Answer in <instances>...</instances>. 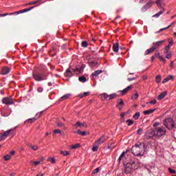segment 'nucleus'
Returning <instances> with one entry per match:
<instances>
[{
	"label": "nucleus",
	"instance_id": "nucleus-61",
	"mask_svg": "<svg viewBox=\"0 0 176 176\" xmlns=\"http://www.w3.org/2000/svg\"><path fill=\"white\" fill-rule=\"evenodd\" d=\"M97 63H96V62L94 61H92L91 63H90V65L91 67H96Z\"/></svg>",
	"mask_w": 176,
	"mask_h": 176
},
{
	"label": "nucleus",
	"instance_id": "nucleus-4",
	"mask_svg": "<svg viewBox=\"0 0 176 176\" xmlns=\"http://www.w3.org/2000/svg\"><path fill=\"white\" fill-rule=\"evenodd\" d=\"M134 164H135V162L134 161L126 162L125 165V174H131V173L133 171Z\"/></svg>",
	"mask_w": 176,
	"mask_h": 176
},
{
	"label": "nucleus",
	"instance_id": "nucleus-51",
	"mask_svg": "<svg viewBox=\"0 0 176 176\" xmlns=\"http://www.w3.org/2000/svg\"><path fill=\"white\" fill-rule=\"evenodd\" d=\"M79 146H80V144H74V145L72 146L71 148H72V149H77V148H79Z\"/></svg>",
	"mask_w": 176,
	"mask_h": 176
},
{
	"label": "nucleus",
	"instance_id": "nucleus-9",
	"mask_svg": "<svg viewBox=\"0 0 176 176\" xmlns=\"http://www.w3.org/2000/svg\"><path fill=\"white\" fill-rule=\"evenodd\" d=\"M155 3L151 0L150 1L147 2L142 8V12H146L149 8H151V6H153V4Z\"/></svg>",
	"mask_w": 176,
	"mask_h": 176
},
{
	"label": "nucleus",
	"instance_id": "nucleus-21",
	"mask_svg": "<svg viewBox=\"0 0 176 176\" xmlns=\"http://www.w3.org/2000/svg\"><path fill=\"white\" fill-rule=\"evenodd\" d=\"M155 50H156L153 47L146 50V53H145L146 56H148V54H151V53H153V52H155Z\"/></svg>",
	"mask_w": 176,
	"mask_h": 176
},
{
	"label": "nucleus",
	"instance_id": "nucleus-30",
	"mask_svg": "<svg viewBox=\"0 0 176 176\" xmlns=\"http://www.w3.org/2000/svg\"><path fill=\"white\" fill-rule=\"evenodd\" d=\"M28 146H29V148H32L33 151H38V149H39V147H38V146H34L31 144H28Z\"/></svg>",
	"mask_w": 176,
	"mask_h": 176
},
{
	"label": "nucleus",
	"instance_id": "nucleus-60",
	"mask_svg": "<svg viewBox=\"0 0 176 176\" xmlns=\"http://www.w3.org/2000/svg\"><path fill=\"white\" fill-rule=\"evenodd\" d=\"M156 102H157V101L156 100H154L150 101L149 104H153V105H155V104H156Z\"/></svg>",
	"mask_w": 176,
	"mask_h": 176
},
{
	"label": "nucleus",
	"instance_id": "nucleus-39",
	"mask_svg": "<svg viewBox=\"0 0 176 176\" xmlns=\"http://www.w3.org/2000/svg\"><path fill=\"white\" fill-rule=\"evenodd\" d=\"M47 162H51V163L54 164V163H56V159L54 157H48Z\"/></svg>",
	"mask_w": 176,
	"mask_h": 176
},
{
	"label": "nucleus",
	"instance_id": "nucleus-8",
	"mask_svg": "<svg viewBox=\"0 0 176 176\" xmlns=\"http://www.w3.org/2000/svg\"><path fill=\"white\" fill-rule=\"evenodd\" d=\"M2 102L3 104H6V105H12V104H14L13 99L9 97H6L3 98Z\"/></svg>",
	"mask_w": 176,
	"mask_h": 176
},
{
	"label": "nucleus",
	"instance_id": "nucleus-50",
	"mask_svg": "<svg viewBox=\"0 0 176 176\" xmlns=\"http://www.w3.org/2000/svg\"><path fill=\"white\" fill-rule=\"evenodd\" d=\"M6 137L3 133H0V141H3V140H6Z\"/></svg>",
	"mask_w": 176,
	"mask_h": 176
},
{
	"label": "nucleus",
	"instance_id": "nucleus-19",
	"mask_svg": "<svg viewBox=\"0 0 176 176\" xmlns=\"http://www.w3.org/2000/svg\"><path fill=\"white\" fill-rule=\"evenodd\" d=\"M155 3H156L157 8L163 10V7L162 6V5H163V0H157L155 1Z\"/></svg>",
	"mask_w": 176,
	"mask_h": 176
},
{
	"label": "nucleus",
	"instance_id": "nucleus-47",
	"mask_svg": "<svg viewBox=\"0 0 176 176\" xmlns=\"http://www.w3.org/2000/svg\"><path fill=\"white\" fill-rule=\"evenodd\" d=\"M74 126L76 129H78V127H82V123L80 122H77Z\"/></svg>",
	"mask_w": 176,
	"mask_h": 176
},
{
	"label": "nucleus",
	"instance_id": "nucleus-37",
	"mask_svg": "<svg viewBox=\"0 0 176 176\" xmlns=\"http://www.w3.org/2000/svg\"><path fill=\"white\" fill-rule=\"evenodd\" d=\"M140 112L135 113L133 115V119H135V120H138V119L140 118Z\"/></svg>",
	"mask_w": 176,
	"mask_h": 176
},
{
	"label": "nucleus",
	"instance_id": "nucleus-25",
	"mask_svg": "<svg viewBox=\"0 0 176 176\" xmlns=\"http://www.w3.org/2000/svg\"><path fill=\"white\" fill-rule=\"evenodd\" d=\"M174 77L173 76H168V77L165 78L163 81L162 83H167V82H168V80L173 79Z\"/></svg>",
	"mask_w": 176,
	"mask_h": 176
},
{
	"label": "nucleus",
	"instance_id": "nucleus-29",
	"mask_svg": "<svg viewBox=\"0 0 176 176\" xmlns=\"http://www.w3.org/2000/svg\"><path fill=\"white\" fill-rule=\"evenodd\" d=\"M164 8L162 9V10L160 11L158 13L155 14L153 15V17H160V16H161V14H163V13L164 12Z\"/></svg>",
	"mask_w": 176,
	"mask_h": 176
},
{
	"label": "nucleus",
	"instance_id": "nucleus-22",
	"mask_svg": "<svg viewBox=\"0 0 176 176\" xmlns=\"http://www.w3.org/2000/svg\"><path fill=\"white\" fill-rule=\"evenodd\" d=\"M156 111V109H148V110H146L143 112V113L144 115H151V113H153L154 111Z\"/></svg>",
	"mask_w": 176,
	"mask_h": 176
},
{
	"label": "nucleus",
	"instance_id": "nucleus-1",
	"mask_svg": "<svg viewBox=\"0 0 176 176\" xmlns=\"http://www.w3.org/2000/svg\"><path fill=\"white\" fill-rule=\"evenodd\" d=\"M131 152L134 156H144L145 153V144L144 143H136L131 148Z\"/></svg>",
	"mask_w": 176,
	"mask_h": 176
},
{
	"label": "nucleus",
	"instance_id": "nucleus-20",
	"mask_svg": "<svg viewBox=\"0 0 176 176\" xmlns=\"http://www.w3.org/2000/svg\"><path fill=\"white\" fill-rule=\"evenodd\" d=\"M73 74L72 72H71V70L69 69H67L65 73V76H67L68 78H71L72 76H73Z\"/></svg>",
	"mask_w": 176,
	"mask_h": 176
},
{
	"label": "nucleus",
	"instance_id": "nucleus-58",
	"mask_svg": "<svg viewBox=\"0 0 176 176\" xmlns=\"http://www.w3.org/2000/svg\"><path fill=\"white\" fill-rule=\"evenodd\" d=\"M166 58H168V60L169 58H171V53L166 54Z\"/></svg>",
	"mask_w": 176,
	"mask_h": 176
},
{
	"label": "nucleus",
	"instance_id": "nucleus-59",
	"mask_svg": "<svg viewBox=\"0 0 176 176\" xmlns=\"http://www.w3.org/2000/svg\"><path fill=\"white\" fill-rule=\"evenodd\" d=\"M37 91H38V93H42V91H43V88H42V87H38V88L37 89Z\"/></svg>",
	"mask_w": 176,
	"mask_h": 176
},
{
	"label": "nucleus",
	"instance_id": "nucleus-3",
	"mask_svg": "<svg viewBox=\"0 0 176 176\" xmlns=\"http://www.w3.org/2000/svg\"><path fill=\"white\" fill-rule=\"evenodd\" d=\"M164 126L168 129V130H171V129H174L175 127V124L174 123V120L171 118H166L164 121Z\"/></svg>",
	"mask_w": 176,
	"mask_h": 176
},
{
	"label": "nucleus",
	"instance_id": "nucleus-34",
	"mask_svg": "<svg viewBox=\"0 0 176 176\" xmlns=\"http://www.w3.org/2000/svg\"><path fill=\"white\" fill-rule=\"evenodd\" d=\"M170 48H171V47H170V46H168V45L165 46V48H164V50H165V52H164L165 54L171 53V52H170Z\"/></svg>",
	"mask_w": 176,
	"mask_h": 176
},
{
	"label": "nucleus",
	"instance_id": "nucleus-24",
	"mask_svg": "<svg viewBox=\"0 0 176 176\" xmlns=\"http://www.w3.org/2000/svg\"><path fill=\"white\" fill-rule=\"evenodd\" d=\"M41 0H37L35 1H32L28 3L25 4V6H31V5H36V3H39V2H41Z\"/></svg>",
	"mask_w": 176,
	"mask_h": 176
},
{
	"label": "nucleus",
	"instance_id": "nucleus-49",
	"mask_svg": "<svg viewBox=\"0 0 176 176\" xmlns=\"http://www.w3.org/2000/svg\"><path fill=\"white\" fill-rule=\"evenodd\" d=\"M126 123H128V126H131L134 124V121L133 120H127Z\"/></svg>",
	"mask_w": 176,
	"mask_h": 176
},
{
	"label": "nucleus",
	"instance_id": "nucleus-12",
	"mask_svg": "<svg viewBox=\"0 0 176 176\" xmlns=\"http://www.w3.org/2000/svg\"><path fill=\"white\" fill-rule=\"evenodd\" d=\"M105 142V138L104 136H102L99 140H96L95 142V145H101V144H104Z\"/></svg>",
	"mask_w": 176,
	"mask_h": 176
},
{
	"label": "nucleus",
	"instance_id": "nucleus-55",
	"mask_svg": "<svg viewBox=\"0 0 176 176\" xmlns=\"http://www.w3.org/2000/svg\"><path fill=\"white\" fill-rule=\"evenodd\" d=\"M159 58L160 61H162L163 63H166V58H163V56H159Z\"/></svg>",
	"mask_w": 176,
	"mask_h": 176
},
{
	"label": "nucleus",
	"instance_id": "nucleus-33",
	"mask_svg": "<svg viewBox=\"0 0 176 176\" xmlns=\"http://www.w3.org/2000/svg\"><path fill=\"white\" fill-rule=\"evenodd\" d=\"M78 80L80 82H81L82 83H85V82H86L87 79H86V77H85V76H82L78 78Z\"/></svg>",
	"mask_w": 176,
	"mask_h": 176
},
{
	"label": "nucleus",
	"instance_id": "nucleus-32",
	"mask_svg": "<svg viewBox=\"0 0 176 176\" xmlns=\"http://www.w3.org/2000/svg\"><path fill=\"white\" fill-rule=\"evenodd\" d=\"M102 98H104L103 100H106L107 101H109V95L107 94H102Z\"/></svg>",
	"mask_w": 176,
	"mask_h": 176
},
{
	"label": "nucleus",
	"instance_id": "nucleus-48",
	"mask_svg": "<svg viewBox=\"0 0 176 176\" xmlns=\"http://www.w3.org/2000/svg\"><path fill=\"white\" fill-rule=\"evenodd\" d=\"M61 155L63 156H68L69 155V151H60Z\"/></svg>",
	"mask_w": 176,
	"mask_h": 176
},
{
	"label": "nucleus",
	"instance_id": "nucleus-26",
	"mask_svg": "<svg viewBox=\"0 0 176 176\" xmlns=\"http://www.w3.org/2000/svg\"><path fill=\"white\" fill-rule=\"evenodd\" d=\"M139 94H138V92H135V94H133L131 98V100H133V101L135 100H138V97H139Z\"/></svg>",
	"mask_w": 176,
	"mask_h": 176
},
{
	"label": "nucleus",
	"instance_id": "nucleus-43",
	"mask_svg": "<svg viewBox=\"0 0 176 176\" xmlns=\"http://www.w3.org/2000/svg\"><path fill=\"white\" fill-rule=\"evenodd\" d=\"M54 134H60L63 135V132L60 129H55L54 130Z\"/></svg>",
	"mask_w": 176,
	"mask_h": 176
},
{
	"label": "nucleus",
	"instance_id": "nucleus-23",
	"mask_svg": "<svg viewBox=\"0 0 176 176\" xmlns=\"http://www.w3.org/2000/svg\"><path fill=\"white\" fill-rule=\"evenodd\" d=\"M71 97V94H67L65 96H62L59 101H63V100H68V98Z\"/></svg>",
	"mask_w": 176,
	"mask_h": 176
},
{
	"label": "nucleus",
	"instance_id": "nucleus-2",
	"mask_svg": "<svg viewBox=\"0 0 176 176\" xmlns=\"http://www.w3.org/2000/svg\"><path fill=\"white\" fill-rule=\"evenodd\" d=\"M35 6L30 7L29 8H25L22 10L16 11L12 13H5V14H0V17H5V16H12V14H20L21 13H25L26 12H30V10H32Z\"/></svg>",
	"mask_w": 176,
	"mask_h": 176
},
{
	"label": "nucleus",
	"instance_id": "nucleus-53",
	"mask_svg": "<svg viewBox=\"0 0 176 176\" xmlns=\"http://www.w3.org/2000/svg\"><path fill=\"white\" fill-rule=\"evenodd\" d=\"M168 171L170 174H175V170L172 169L171 168H168Z\"/></svg>",
	"mask_w": 176,
	"mask_h": 176
},
{
	"label": "nucleus",
	"instance_id": "nucleus-44",
	"mask_svg": "<svg viewBox=\"0 0 176 176\" xmlns=\"http://www.w3.org/2000/svg\"><path fill=\"white\" fill-rule=\"evenodd\" d=\"M37 118H30L28 120V123H34L37 120Z\"/></svg>",
	"mask_w": 176,
	"mask_h": 176
},
{
	"label": "nucleus",
	"instance_id": "nucleus-17",
	"mask_svg": "<svg viewBox=\"0 0 176 176\" xmlns=\"http://www.w3.org/2000/svg\"><path fill=\"white\" fill-rule=\"evenodd\" d=\"M14 130H16V127L14 129H8V131H5L3 133L4 135V137H6V138H8V137L9 136V134H10V132L14 131Z\"/></svg>",
	"mask_w": 176,
	"mask_h": 176
},
{
	"label": "nucleus",
	"instance_id": "nucleus-64",
	"mask_svg": "<svg viewBox=\"0 0 176 176\" xmlns=\"http://www.w3.org/2000/svg\"><path fill=\"white\" fill-rule=\"evenodd\" d=\"M159 122H155L154 124H153V127H157V126H159Z\"/></svg>",
	"mask_w": 176,
	"mask_h": 176
},
{
	"label": "nucleus",
	"instance_id": "nucleus-7",
	"mask_svg": "<svg viewBox=\"0 0 176 176\" xmlns=\"http://www.w3.org/2000/svg\"><path fill=\"white\" fill-rule=\"evenodd\" d=\"M33 78L35 80H37L38 82H39L41 80H45L43 74H42L38 72H33Z\"/></svg>",
	"mask_w": 176,
	"mask_h": 176
},
{
	"label": "nucleus",
	"instance_id": "nucleus-31",
	"mask_svg": "<svg viewBox=\"0 0 176 176\" xmlns=\"http://www.w3.org/2000/svg\"><path fill=\"white\" fill-rule=\"evenodd\" d=\"M100 74H102V70H96L92 74V76H98Z\"/></svg>",
	"mask_w": 176,
	"mask_h": 176
},
{
	"label": "nucleus",
	"instance_id": "nucleus-28",
	"mask_svg": "<svg viewBox=\"0 0 176 176\" xmlns=\"http://www.w3.org/2000/svg\"><path fill=\"white\" fill-rule=\"evenodd\" d=\"M174 24H175V22H173L170 25H169L166 28H164L162 29H160V31L158 32H157V34H159V32H162V31H164V30H168V28H170V27H171V25H174Z\"/></svg>",
	"mask_w": 176,
	"mask_h": 176
},
{
	"label": "nucleus",
	"instance_id": "nucleus-6",
	"mask_svg": "<svg viewBox=\"0 0 176 176\" xmlns=\"http://www.w3.org/2000/svg\"><path fill=\"white\" fill-rule=\"evenodd\" d=\"M155 137L160 138V137H163V135H166V131L164 128H159L155 129Z\"/></svg>",
	"mask_w": 176,
	"mask_h": 176
},
{
	"label": "nucleus",
	"instance_id": "nucleus-18",
	"mask_svg": "<svg viewBox=\"0 0 176 176\" xmlns=\"http://www.w3.org/2000/svg\"><path fill=\"white\" fill-rule=\"evenodd\" d=\"M167 96V91H164L157 96V100H163Z\"/></svg>",
	"mask_w": 176,
	"mask_h": 176
},
{
	"label": "nucleus",
	"instance_id": "nucleus-36",
	"mask_svg": "<svg viewBox=\"0 0 176 176\" xmlns=\"http://www.w3.org/2000/svg\"><path fill=\"white\" fill-rule=\"evenodd\" d=\"M97 151H98V145H96V143H94L92 147V152H97Z\"/></svg>",
	"mask_w": 176,
	"mask_h": 176
},
{
	"label": "nucleus",
	"instance_id": "nucleus-35",
	"mask_svg": "<svg viewBox=\"0 0 176 176\" xmlns=\"http://www.w3.org/2000/svg\"><path fill=\"white\" fill-rule=\"evenodd\" d=\"M116 97H118V94H110L109 101H111V100H113V98H116Z\"/></svg>",
	"mask_w": 176,
	"mask_h": 176
},
{
	"label": "nucleus",
	"instance_id": "nucleus-54",
	"mask_svg": "<svg viewBox=\"0 0 176 176\" xmlns=\"http://www.w3.org/2000/svg\"><path fill=\"white\" fill-rule=\"evenodd\" d=\"M97 173H100V168H97L93 170L92 174H97Z\"/></svg>",
	"mask_w": 176,
	"mask_h": 176
},
{
	"label": "nucleus",
	"instance_id": "nucleus-10",
	"mask_svg": "<svg viewBox=\"0 0 176 176\" xmlns=\"http://www.w3.org/2000/svg\"><path fill=\"white\" fill-rule=\"evenodd\" d=\"M123 107H124V102H123V100L121 98H119L117 100V107L120 111H122L123 109Z\"/></svg>",
	"mask_w": 176,
	"mask_h": 176
},
{
	"label": "nucleus",
	"instance_id": "nucleus-63",
	"mask_svg": "<svg viewBox=\"0 0 176 176\" xmlns=\"http://www.w3.org/2000/svg\"><path fill=\"white\" fill-rule=\"evenodd\" d=\"M141 133H142V129H139L138 130V134H139L140 135H141Z\"/></svg>",
	"mask_w": 176,
	"mask_h": 176
},
{
	"label": "nucleus",
	"instance_id": "nucleus-42",
	"mask_svg": "<svg viewBox=\"0 0 176 176\" xmlns=\"http://www.w3.org/2000/svg\"><path fill=\"white\" fill-rule=\"evenodd\" d=\"M72 71H74V72H76V75H79V74H80L82 70L80 69L76 68V69H72Z\"/></svg>",
	"mask_w": 176,
	"mask_h": 176
},
{
	"label": "nucleus",
	"instance_id": "nucleus-40",
	"mask_svg": "<svg viewBox=\"0 0 176 176\" xmlns=\"http://www.w3.org/2000/svg\"><path fill=\"white\" fill-rule=\"evenodd\" d=\"M168 45L167 46H169L170 47H171V46H173V43H174L173 38H168Z\"/></svg>",
	"mask_w": 176,
	"mask_h": 176
},
{
	"label": "nucleus",
	"instance_id": "nucleus-5",
	"mask_svg": "<svg viewBox=\"0 0 176 176\" xmlns=\"http://www.w3.org/2000/svg\"><path fill=\"white\" fill-rule=\"evenodd\" d=\"M155 135H156V133H155V129H152L146 131L144 133V137L147 140H152V138H153V137H155Z\"/></svg>",
	"mask_w": 176,
	"mask_h": 176
},
{
	"label": "nucleus",
	"instance_id": "nucleus-41",
	"mask_svg": "<svg viewBox=\"0 0 176 176\" xmlns=\"http://www.w3.org/2000/svg\"><path fill=\"white\" fill-rule=\"evenodd\" d=\"M81 46L82 47H87V46H89V43H87V41H82L81 43Z\"/></svg>",
	"mask_w": 176,
	"mask_h": 176
},
{
	"label": "nucleus",
	"instance_id": "nucleus-46",
	"mask_svg": "<svg viewBox=\"0 0 176 176\" xmlns=\"http://www.w3.org/2000/svg\"><path fill=\"white\" fill-rule=\"evenodd\" d=\"M162 79V76L161 75H158L156 76V82L157 83H160L161 80Z\"/></svg>",
	"mask_w": 176,
	"mask_h": 176
},
{
	"label": "nucleus",
	"instance_id": "nucleus-27",
	"mask_svg": "<svg viewBox=\"0 0 176 176\" xmlns=\"http://www.w3.org/2000/svg\"><path fill=\"white\" fill-rule=\"evenodd\" d=\"M90 94V92H85L83 94H79L78 95V97L79 98H85V97H87Z\"/></svg>",
	"mask_w": 176,
	"mask_h": 176
},
{
	"label": "nucleus",
	"instance_id": "nucleus-62",
	"mask_svg": "<svg viewBox=\"0 0 176 176\" xmlns=\"http://www.w3.org/2000/svg\"><path fill=\"white\" fill-rule=\"evenodd\" d=\"M74 133H76V134H79L80 135H82V131H80V130H78L77 131H74Z\"/></svg>",
	"mask_w": 176,
	"mask_h": 176
},
{
	"label": "nucleus",
	"instance_id": "nucleus-14",
	"mask_svg": "<svg viewBox=\"0 0 176 176\" xmlns=\"http://www.w3.org/2000/svg\"><path fill=\"white\" fill-rule=\"evenodd\" d=\"M126 151H124L122 153V154L120 155V156L118 158V163H120L122 162V160H123L124 162H125L126 160Z\"/></svg>",
	"mask_w": 176,
	"mask_h": 176
},
{
	"label": "nucleus",
	"instance_id": "nucleus-38",
	"mask_svg": "<svg viewBox=\"0 0 176 176\" xmlns=\"http://www.w3.org/2000/svg\"><path fill=\"white\" fill-rule=\"evenodd\" d=\"M3 159L6 161L10 160L12 159V155H6L3 156Z\"/></svg>",
	"mask_w": 176,
	"mask_h": 176
},
{
	"label": "nucleus",
	"instance_id": "nucleus-11",
	"mask_svg": "<svg viewBox=\"0 0 176 176\" xmlns=\"http://www.w3.org/2000/svg\"><path fill=\"white\" fill-rule=\"evenodd\" d=\"M164 42H166V40L154 42L153 43V45H154V47H153L155 49V50H157V49H159L160 46H162V43H164Z\"/></svg>",
	"mask_w": 176,
	"mask_h": 176
},
{
	"label": "nucleus",
	"instance_id": "nucleus-57",
	"mask_svg": "<svg viewBox=\"0 0 176 176\" xmlns=\"http://www.w3.org/2000/svg\"><path fill=\"white\" fill-rule=\"evenodd\" d=\"M56 124H57L58 127H63V126H64V124H63L61 122H56Z\"/></svg>",
	"mask_w": 176,
	"mask_h": 176
},
{
	"label": "nucleus",
	"instance_id": "nucleus-52",
	"mask_svg": "<svg viewBox=\"0 0 176 176\" xmlns=\"http://www.w3.org/2000/svg\"><path fill=\"white\" fill-rule=\"evenodd\" d=\"M108 149H113V148H115V145H113V144H109L108 146H107Z\"/></svg>",
	"mask_w": 176,
	"mask_h": 176
},
{
	"label": "nucleus",
	"instance_id": "nucleus-15",
	"mask_svg": "<svg viewBox=\"0 0 176 176\" xmlns=\"http://www.w3.org/2000/svg\"><path fill=\"white\" fill-rule=\"evenodd\" d=\"M10 72V69L9 67H4L1 70L2 75H8Z\"/></svg>",
	"mask_w": 176,
	"mask_h": 176
},
{
	"label": "nucleus",
	"instance_id": "nucleus-45",
	"mask_svg": "<svg viewBox=\"0 0 176 176\" xmlns=\"http://www.w3.org/2000/svg\"><path fill=\"white\" fill-rule=\"evenodd\" d=\"M32 164L34 166H38V164H41V161H34V162H31Z\"/></svg>",
	"mask_w": 176,
	"mask_h": 176
},
{
	"label": "nucleus",
	"instance_id": "nucleus-56",
	"mask_svg": "<svg viewBox=\"0 0 176 176\" xmlns=\"http://www.w3.org/2000/svg\"><path fill=\"white\" fill-rule=\"evenodd\" d=\"M42 113H43V111H40L39 113H37V114L36 115V118H37V119H39V118H41V115H42Z\"/></svg>",
	"mask_w": 176,
	"mask_h": 176
},
{
	"label": "nucleus",
	"instance_id": "nucleus-13",
	"mask_svg": "<svg viewBox=\"0 0 176 176\" xmlns=\"http://www.w3.org/2000/svg\"><path fill=\"white\" fill-rule=\"evenodd\" d=\"M131 89H133V85H129L126 88L122 90L120 93L122 94V96H124V94H126L129 90H131Z\"/></svg>",
	"mask_w": 176,
	"mask_h": 176
},
{
	"label": "nucleus",
	"instance_id": "nucleus-16",
	"mask_svg": "<svg viewBox=\"0 0 176 176\" xmlns=\"http://www.w3.org/2000/svg\"><path fill=\"white\" fill-rule=\"evenodd\" d=\"M113 52L118 53L119 52V43H116L113 45Z\"/></svg>",
	"mask_w": 176,
	"mask_h": 176
}]
</instances>
